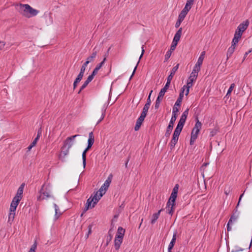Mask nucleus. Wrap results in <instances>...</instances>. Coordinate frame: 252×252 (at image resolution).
Masks as SVG:
<instances>
[{
    "label": "nucleus",
    "mask_w": 252,
    "mask_h": 252,
    "mask_svg": "<svg viewBox=\"0 0 252 252\" xmlns=\"http://www.w3.org/2000/svg\"><path fill=\"white\" fill-rule=\"evenodd\" d=\"M113 178V175L110 174L108 177L103 185L99 189L93 196L91 195L87 201L86 206L84 209L83 213L86 212L90 208H94L98 201L100 199L101 197L105 194L106 190L109 188Z\"/></svg>",
    "instance_id": "1"
},
{
    "label": "nucleus",
    "mask_w": 252,
    "mask_h": 252,
    "mask_svg": "<svg viewBox=\"0 0 252 252\" xmlns=\"http://www.w3.org/2000/svg\"><path fill=\"white\" fill-rule=\"evenodd\" d=\"M19 11L21 15L28 18L35 16L39 12L38 10L33 8L28 4L22 3L19 4Z\"/></svg>",
    "instance_id": "2"
},
{
    "label": "nucleus",
    "mask_w": 252,
    "mask_h": 252,
    "mask_svg": "<svg viewBox=\"0 0 252 252\" xmlns=\"http://www.w3.org/2000/svg\"><path fill=\"white\" fill-rule=\"evenodd\" d=\"M39 193L40 195L37 198L38 200L47 199L50 197H53L49 184H43L39 191Z\"/></svg>",
    "instance_id": "3"
},
{
    "label": "nucleus",
    "mask_w": 252,
    "mask_h": 252,
    "mask_svg": "<svg viewBox=\"0 0 252 252\" xmlns=\"http://www.w3.org/2000/svg\"><path fill=\"white\" fill-rule=\"evenodd\" d=\"M169 87V85L165 84L164 87L161 89L155 102V108L156 109H158L160 102L162 100L163 96L164 95L165 93L168 89Z\"/></svg>",
    "instance_id": "4"
},
{
    "label": "nucleus",
    "mask_w": 252,
    "mask_h": 252,
    "mask_svg": "<svg viewBox=\"0 0 252 252\" xmlns=\"http://www.w3.org/2000/svg\"><path fill=\"white\" fill-rule=\"evenodd\" d=\"M184 89L181 90L179 96L176 100L174 107L173 108L172 114H177V113L179 112V108L181 106V104L184 96Z\"/></svg>",
    "instance_id": "5"
},
{
    "label": "nucleus",
    "mask_w": 252,
    "mask_h": 252,
    "mask_svg": "<svg viewBox=\"0 0 252 252\" xmlns=\"http://www.w3.org/2000/svg\"><path fill=\"white\" fill-rule=\"evenodd\" d=\"M177 118V114H172V116L170 119V122L168 126L167 127L166 132L165 133V136L166 137H169L171 134L172 130L173 128L174 124Z\"/></svg>",
    "instance_id": "6"
},
{
    "label": "nucleus",
    "mask_w": 252,
    "mask_h": 252,
    "mask_svg": "<svg viewBox=\"0 0 252 252\" xmlns=\"http://www.w3.org/2000/svg\"><path fill=\"white\" fill-rule=\"evenodd\" d=\"M196 120V122L195 126L193 128L191 133V136L193 137V139L194 138H197L198 133L202 126V124L199 122L198 119L197 118Z\"/></svg>",
    "instance_id": "7"
},
{
    "label": "nucleus",
    "mask_w": 252,
    "mask_h": 252,
    "mask_svg": "<svg viewBox=\"0 0 252 252\" xmlns=\"http://www.w3.org/2000/svg\"><path fill=\"white\" fill-rule=\"evenodd\" d=\"M79 136V134H76L67 137L64 141L63 149H64L66 148H68V149H70L73 145V140H74V138Z\"/></svg>",
    "instance_id": "8"
},
{
    "label": "nucleus",
    "mask_w": 252,
    "mask_h": 252,
    "mask_svg": "<svg viewBox=\"0 0 252 252\" xmlns=\"http://www.w3.org/2000/svg\"><path fill=\"white\" fill-rule=\"evenodd\" d=\"M178 189H179V185L178 184L175 185V186H174V187L172 191L171 195L168 199V204H169L170 202H172V203H175V200L177 197Z\"/></svg>",
    "instance_id": "9"
},
{
    "label": "nucleus",
    "mask_w": 252,
    "mask_h": 252,
    "mask_svg": "<svg viewBox=\"0 0 252 252\" xmlns=\"http://www.w3.org/2000/svg\"><path fill=\"white\" fill-rule=\"evenodd\" d=\"M179 64H177L176 66H174L170 72V74L168 75L167 78V81L166 84L168 85H170L171 80L173 79V77L175 74L176 72L177 71L179 68Z\"/></svg>",
    "instance_id": "10"
},
{
    "label": "nucleus",
    "mask_w": 252,
    "mask_h": 252,
    "mask_svg": "<svg viewBox=\"0 0 252 252\" xmlns=\"http://www.w3.org/2000/svg\"><path fill=\"white\" fill-rule=\"evenodd\" d=\"M98 52V50L96 49V47L93 49L91 55L88 57L87 61H86L88 62V64H89L90 62L94 61V58H95L97 55Z\"/></svg>",
    "instance_id": "11"
},
{
    "label": "nucleus",
    "mask_w": 252,
    "mask_h": 252,
    "mask_svg": "<svg viewBox=\"0 0 252 252\" xmlns=\"http://www.w3.org/2000/svg\"><path fill=\"white\" fill-rule=\"evenodd\" d=\"M175 205V203H172V202H170V203L168 204V201L167 202L166 207V212L171 216L173 214L174 212V206Z\"/></svg>",
    "instance_id": "12"
},
{
    "label": "nucleus",
    "mask_w": 252,
    "mask_h": 252,
    "mask_svg": "<svg viewBox=\"0 0 252 252\" xmlns=\"http://www.w3.org/2000/svg\"><path fill=\"white\" fill-rule=\"evenodd\" d=\"M249 25V21L248 20H246L244 21L242 23L240 24L237 27V29L242 32H243L248 27Z\"/></svg>",
    "instance_id": "13"
},
{
    "label": "nucleus",
    "mask_w": 252,
    "mask_h": 252,
    "mask_svg": "<svg viewBox=\"0 0 252 252\" xmlns=\"http://www.w3.org/2000/svg\"><path fill=\"white\" fill-rule=\"evenodd\" d=\"M24 186V184H22V185H21V186L19 187L17 190L16 195L14 197L16 198H19V200H21L22 198V194L23 193Z\"/></svg>",
    "instance_id": "14"
},
{
    "label": "nucleus",
    "mask_w": 252,
    "mask_h": 252,
    "mask_svg": "<svg viewBox=\"0 0 252 252\" xmlns=\"http://www.w3.org/2000/svg\"><path fill=\"white\" fill-rule=\"evenodd\" d=\"M123 239L120 237H115L114 240V247L116 250H118L123 242Z\"/></svg>",
    "instance_id": "15"
},
{
    "label": "nucleus",
    "mask_w": 252,
    "mask_h": 252,
    "mask_svg": "<svg viewBox=\"0 0 252 252\" xmlns=\"http://www.w3.org/2000/svg\"><path fill=\"white\" fill-rule=\"evenodd\" d=\"M179 137V136L173 134L172 138L169 143V146L171 149H172L174 148L175 145L178 141Z\"/></svg>",
    "instance_id": "16"
},
{
    "label": "nucleus",
    "mask_w": 252,
    "mask_h": 252,
    "mask_svg": "<svg viewBox=\"0 0 252 252\" xmlns=\"http://www.w3.org/2000/svg\"><path fill=\"white\" fill-rule=\"evenodd\" d=\"M163 210V209H161L157 213H154L153 215L152 219L151 220V224H154L156 223V221L159 218V216L160 215L161 212H162Z\"/></svg>",
    "instance_id": "17"
},
{
    "label": "nucleus",
    "mask_w": 252,
    "mask_h": 252,
    "mask_svg": "<svg viewBox=\"0 0 252 252\" xmlns=\"http://www.w3.org/2000/svg\"><path fill=\"white\" fill-rule=\"evenodd\" d=\"M182 32V28H180L175 33L173 41L178 43L180 40Z\"/></svg>",
    "instance_id": "18"
},
{
    "label": "nucleus",
    "mask_w": 252,
    "mask_h": 252,
    "mask_svg": "<svg viewBox=\"0 0 252 252\" xmlns=\"http://www.w3.org/2000/svg\"><path fill=\"white\" fill-rule=\"evenodd\" d=\"M125 232L126 231L125 229L121 226H119L118 228L116 237H120L122 239H123Z\"/></svg>",
    "instance_id": "19"
},
{
    "label": "nucleus",
    "mask_w": 252,
    "mask_h": 252,
    "mask_svg": "<svg viewBox=\"0 0 252 252\" xmlns=\"http://www.w3.org/2000/svg\"><path fill=\"white\" fill-rule=\"evenodd\" d=\"M69 149H68V148H66L64 149H63V146L62 148V154L63 155L62 156V155L60 156V158L61 159L62 161H65V157L69 153Z\"/></svg>",
    "instance_id": "20"
},
{
    "label": "nucleus",
    "mask_w": 252,
    "mask_h": 252,
    "mask_svg": "<svg viewBox=\"0 0 252 252\" xmlns=\"http://www.w3.org/2000/svg\"><path fill=\"white\" fill-rule=\"evenodd\" d=\"M94 138L93 131H91L89 134V139L88 140V145L93 146L94 143Z\"/></svg>",
    "instance_id": "21"
},
{
    "label": "nucleus",
    "mask_w": 252,
    "mask_h": 252,
    "mask_svg": "<svg viewBox=\"0 0 252 252\" xmlns=\"http://www.w3.org/2000/svg\"><path fill=\"white\" fill-rule=\"evenodd\" d=\"M235 50V46L231 45V46L228 49V50L227 52V54H226L227 59H228L229 58L231 57V56L234 53Z\"/></svg>",
    "instance_id": "22"
},
{
    "label": "nucleus",
    "mask_w": 252,
    "mask_h": 252,
    "mask_svg": "<svg viewBox=\"0 0 252 252\" xmlns=\"http://www.w3.org/2000/svg\"><path fill=\"white\" fill-rule=\"evenodd\" d=\"M41 133H42V130H41V129L40 128L38 130V131H37V136L36 137V138L34 139V140L32 142V143H31V144H32V145H33L34 146H35V145L37 143V142L38 141V140H39L40 137L41 136Z\"/></svg>",
    "instance_id": "23"
},
{
    "label": "nucleus",
    "mask_w": 252,
    "mask_h": 252,
    "mask_svg": "<svg viewBox=\"0 0 252 252\" xmlns=\"http://www.w3.org/2000/svg\"><path fill=\"white\" fill-rule=\"evenodd\" d=\"M177 233L175 232L172 237V239L168 245V248L173 249L176 242Z\"/></svg>",
    "instance_id": "24"
},
{
    "label": "nucleus",
    "mask_w": 252,
    "mask_h": 252,
    "mask_svg": "<svg viewBox=\"0 0 252 252\" xmlns=\"http://www.w3.org/2000/svg\"><path fill=\"white\" fill-rule=\"evenodd\" d=\"M54 206L55 210V220H57L59 218V217L61 216V213L60 212H59V210H60L59 207L56 204L54 203Z\"/></svg>",
    "instance_id": "25"
},
{
    "label": "nucleus",
    "mask_w": 252,
    "mask_h": 252,
    "mask_svg": "<svg viewBox=\"0 0 252 252\" xmlns=\"http://www.w3.org/2000/svg\"><path fill=\"white\" fill-rule=\"evenodd\" d=\"M112 238H113V235L111 233V229H110L108 231V235L106 236V244H105L106 246H107L108 245L109 243L111 241Z\"/></svg>",
    "instance_id": "26"
},
{
    "label": "nucleus",
    "mask_w": 252,
    "mask_h": 252,
    "mask_svg": "<svg viewBox=\"0 0 252 252\" xmlns=\"http://www.w3.org/2000/svg\"><path fill=\"white\" fill-rule=\"evenodd\" d=\"M183 128V126H182L178 124L174 131L173 134L179 136Z\"/></svg>",
    "instance_id": "27"
},
{
    "label": "nucleus",
    "mask_w": 252,
    "mask_h": 252,
    "mask_svg": "<svg viewBox=\"0 0 252 252\" xmlns=\"http://www.w3.org/2000/svg\"><path fill=\"white\" fill-rule=\"evenodd\" d=\"M144 52H145V50H144V45H143V46H142V52H141V55H140V57H139V61H138V63H137V64H136V66H135V67H134V70H133V72H132V75H131V76H130V79L132 77L133 75H134V73H135V70H136V68H137V65H138V64L139 63L140 60V59H141V58L142 57V56H143V54H144Z\"/></svg>",
    "instance_id": "28"
},
{
    "label": "nucleus",
    "mask_w": 252,
    "mask_h": 252,
    "mask_svg": "<svg viewBox=\"0 0 252 252\" xmlns=\"http://www.w3.org/2000/svg\"><path fill=\"white\" fill-rule=\"evenodd\" d=\"M20 200H19V198L13 197L10 205L16 208Z\"/></svg>",
    "instance_id": "29"
},
{
    "label": "nucleus",
    "mask_w": 252,
    "mask_h": 252,
    "mask_svg": "<svg viewBox=\"0 0 252 252\" xmlns=\"http://www.w3.org/2000/svg\"><path fill=\"white\" fill-rule=\"evenodd\" d=\"M93 79L91 78L90 77L88 76L87 80L84 82L83 84L81 87V90H84L89 84L90 82H91L92 81Z\"/></svg>",
    "instance_id": "30"
},
{
    "label": "nucleus",
    "mask_w": 252,
    "mask_h": 252,
    "mask_svg": "<svg viewBox=\"0 0 252 252\" xmlns=\"http://www.w3.org/2000/svg\"><path fill=\"white\" fill-rule=\"evenodd\" d=\"M197 76H198V73H195V71L194 72L192 71L190 74L189 79L191 81H195L197 79Z\"/></svg>",
    "instance_id": "31"
},
{
    "label": "nucleus",
    "mask_w": 252,
    "mask_h": 252,
    "mask_svg": "<svg viewBox=\"0 0 252 252\" xmlns=\"http://www.w3.org/2000/svg\"><path fill=\"white\" fill-rule=\"evenodd\" d=\"M194 81H191V80H190L189 79H188L187 85H184L183 86V87L182 88L181 90L184 89V91H185V88H188L189 89L190 88H191L192 86V85H193L192 83Z\"/></svg>",
    "instance_id": "32"
},
{
    "label": "nucleus",
    "mask_w": 252,
    "mask_h": 252,
    "mask_svg": "<svg viewBox=\"0 0 252 252\" xmlns=\"http://www.w3.org/2000/svg\"><path fill=\"white\" fill-rule=\"evenodd\" d=\"M238 217L239 216L237 214H235L233 213L228 221H229L230 222L233 223L237 220Z\"/></svg>",
    "instance_id": "33"
},
{
    "label": "nucleus",
    "mask_w": 252,
    "mask_h": 252,
    "mask_svg": "<svg viewBox=\"0 0 252 252\" xmlns=\"http://www.w3.org/2000/svg\"><path fill=\"white\" fill-rule=\"evenodd\" d=\"M188 12L182 10L178 16V18L184 20Z\"/></svg>",
    "instance_id": "34"
},
{
    "label": "nucleus",
    "mask_w": 252,
    "mask_h": 252,
    "mask_svg": "<svg viewBox=\"0 0 252 252\" xmlns=\"http://www.w3.org/2000/svg\"><path fill=\"white\" fill-rule=\"evenodd\" d=\"M232 191V188L230 186H226L224 188V193L226 195H229Z\"/></svg>",
    "instance_id": "35"
},
{
    "label": "nucleus",
    "mask_w": 252,
    "mask_h": 252,
    "mask_svg": "<svg viewBox=\"0 0 252 252\" xmlns=\"http://www.w3.org/2000/svg\"><path fill=\"white\" fill-rule=\"evenodd\" d=\"M101 112H102L101 116L100 118L99 119V120L97 122V124H96L97 125L99 123H100L104 118V117L105 115V109L104 108V107H103L102 109Z\"/></svg>",
    "instance_id": "36"
},
{
    "label": "nucleus",
    "mask_w": 252,
    "mask_h": 252,
    "mask_svg": "<svg viewBox=\"0 0 252 252\" xmlns=\"http://www.w3.org/2000/svg\"><path fill=\"white\" fill-rule=\"evenodd\" d=\"M15 214L13 213H10L8 215V222H10V223L13 221L14 218H15Z\"/></svg>",
    "instance_id": "37"
},
{
    "label": "nucleus",
    "mask_w": 252,
    "mask_h": 252,
    "mask_svg": "<svg viewBox=\"0 0 252 252\" xmlns=\"http://www.w3.org/2000/svg\"><path fill=\"white\" fill-rule=\"evenodd\" d=\"M240 38V37H238L237 36H234L233 39L231 43V45L235 46V45L238 43Z\"/></svg>",
    "instance_id": "38"
},
{
    "label": "nucleus",
    "mask_w": 252,
    "mask_h": 252,
    "mask_svg": "<svg viewBox=\"0 0 252 252\" xmlns=\"http://www.w3.org/2000/svg\"><path fill=\"white\" fill-rule=\"evenodd\" d=\"M88 62H85L83 64V65H82L81 67V69H80V72L81 73H83L84 74V72H85V71L86 70V68L87 67V66L88 65Z\"/></svg>",
    "instance_id": "39"
},
{
    "label": "nucleus",
    "mask_w": 252,
    "mask_h": 252,
    "mask_svg": "<svg viewBox=\"0 0 252 252\" xmlns=\"http://www.w3.org/2000/svg\"><path fill=\"white\" fill-rule=\"evenodd\" d=\"M192 5L188 3V2H186V4L185 5V7L183 8V10H184L185 11H186L188 13V12L189 11V10L191 9V6H192Z\"/></svg>",
    "instance_id": "40"
},
{
    "label": "nucleus",
    "mask_w": 252,
    "mask_h": 252,
    "mask_svg": "<svg viewBox=\"0 0 252 252\" xmlns=\"http://www.w3.org/2000/svg\"><path fill=\"white\" fill-rule=\"evenodd\" d=\"M93 226V225L92 224H91L88 226V232L85 236L86 239H88L89 235L92 233V229Z\"/></svg>",
    "instance_id": "41"
},
{
    "label": "nucleus",
    "mask_w": 252,
    "mask_h": 252,
    "mask_svg": "<svg viewBox=\"0 0 252 252\" xmlns=\"http://www.w3.org/2000/svg\"><path fill=\"white\" fill-rule=\"evenodd\" d=\"M82 160L83 167L85 168L86 165V153L84 152L82 153Z\"/></svg>",
    "instance_id": "42"
},
{
    "label": "nucleus",
    "mask_w": 252,
    "mask_h": 252,
    "mask_svg": "<svg viewBox=\"0 0 252 252\" xmlns=\"http://www.w3.org/2000/svg\"><path fill=\"white\" fill-rule=\"evenodd\" d=\"M200 66L201 65H198L196 63L193 67V69L192 71L198 74L199 71L200 70Z\"/></svg>",
    "instance_id": "43"
},
{
    "label": "nucleus",
    "mask_w": 252,
    "mask_h": 252,
    "mask_svg": "<svg viewBox=\"0 0 252 252\" xmlns=\"http://www.w3.org/2000/svg\"><path fill=\"white\" fill-rule=\"evenodd\" d=\"M106 60V57H105L103 59V61L100 63H98L96 66L95 68H97V69L99 70L101 68V67L102 66V65L104 64Z\"/></svg>",
    "instance_id": "44"
},
{
    "label": "nucleus",
    "mask_w": 252,
    "mask_h": 252,
    "mask_svg": "<svg viewBox=\"0 0 252 252\" xmlns=\"http://www.w3.org/2000/svg\"><path fill=\"white\" fill-rule=\"evenodd\" d=\"M218 132V130L217 129L214 128V129H212L210 132V134H209V136L210 137H213V136H214L215 135H216V134Z\"/></svg>",
    "instance_id": "45"
},
{
    "label": "nucleus",
    "mask_w": 252,
    "mask_h": 252,
    "mask_svg": "<svg viewBox=\"0 0 252 252\" xmlns=\"http://www.w3.org/2000/svg\"><path fill=\"white\" fill-rule=\"evenodd\" d=\"M234 86H235V84L234 83H232V84H231L228 90L227 91L226 96H228V95H229L231 94Z\"/></svg>",
    "instance_id": "46"
},
{
    "label": "nucleus",
    "mask_w": 252,
    "mask_h": 252,
    "mask_svg": "<svg viewBox=\"0 0 252 252\" xmlns=\"http://www.w3.org/2000/svg\"><path fill=\"white\" fill-rule=\"evenodd\" d=\"M98 70V69L95 67L94 70L93 71L92 74L89 75V76L93 79L94 76L97 73Z\"/></svg>",
    "instance_id": "47"
},
{
    "label": "nucleus",
    "mask_w": 252,
    "mask_h": 252,
    "mask_svg": "<svg viewBox=\"0 0 252 252\" xmlns=\"http://www.w3.org/2000/svg\"><path fill=\"white\" fill-rule=\"evenodd\" d=\"M242 33H243V32L241 31L238 30L237 29L235 31V32L234 36H237L238 37L241 38L242 36Z\"/></svg>",
    "instance_id": "48"
},
{
    "label": "nucleus",
    "mask_w": 252,
    "mask_h": 252,
    "mask_svg": "<svg viewBox=\"0 0 252 252\" xmlns=\"http://www.w3.org/2000/svg\"><path fill=\"white\" fill-rule=\"evenodd\" d=\"M171 51L170 50L168 51L165 55L164 62L167 61L169 59V58L171 56Z\"/></svg>",
    "instance_id": "49"
},
{
    "label": "nucleus",
    "mask_w": 252,
    "mask_h": 252,
    "mask_svg": "<svg viewBox=\"0 0 252 252\" xmlns=\"http://www.w3.org/2000/svg\"><path fill=\"white\" fill-rule=\"evenodd\" d=\"M204 60V57H202V56H199V58L198 59L197 62L196 63L198 64V65H201L203 61Z\"/></svg>",
    "instance_id": "50"
},
{
    "label": "nucleus",
    "mask_w": 252,
    "mask_h": 252,
    "mask_svg": "<svg viewBox=\"0 0 252 252\" xmlns=\"http://www.w3.org/2000/svg\"><path fill=\"white\" fill-rule=\"evenodd\" d=\"M178 43H176L175 42H174L173 41H172V44H171V47H170V51L171 50H174L177 45Z\"/></svg>",
    "instance_id": "51"
},
{
    "label": "nucleus",
    "mask_w": 252,
    "mask_h": 252,
    "mask_svg": "<svg viewBox=\"0 0 252 252\" xmlns=\"http://www.w3.org/2000/svg\"><path fill=\"white\" fill-rule=\"evenodd\" d=\"M36 248V244H34L32 245L31 247L30 250L28 252H35V249Z\"/></svg>",
    "instance_id": "52"
},
{
    "label": "nucleus",
    "mask_w": 252,
    "mask_h": 252,
    "mask_svg": "<svg viewBox=\"0 0 252 252\" xmlns=\"http://www.w3.org/2000/svg\"><path fill=\"white\" fill-rule=\"evenodd\" d=\"M84 74L82 73L79 72V74L77 75V77L75 79L79 80V81H81L82 80Z\"/></svg>",
    "instance_id": "53"
},
{
    "label": "nucleus",
    "mask_w": 252,
    "mask_h": 252,
    "mask_svg": "<svg viewBox=\"0 0 252 252\" xmlns=\"http://www.w3.org/2000/svg\"><path fill=\"white\" fill-rule=\"evenodd\" d=\"M144 120V119H142L139 117L137 120L136 123L138 125H141Z\"/></svg>",
    "instance_id": "54"
},
{
    "label": "nucleus",
    "mask_w": 252,
    "mask_h": 252,
    "mask_svg": "<svg viewBox=\"0 0 252 252\" xmlns=\"http://www.w3.org/2000/svg\"><path fill=\"white\" fill-rule=\"evenodd\" d=\"M183 21V20H182V19H180L178 18L177 21L176 22V23L175 24V27L176 28H178L180 26V25Z\"/></svg>",
    "instance_id": "55"
},
{
    "label": "nucleus",
    "mask_w": 252,
    "mask_h": 252,
    "mask_svg": "<svg viewBox=\"0 0 252 252\" xmlns=\"http://www.w3.org/2000/svg\"><path fill=\"white\" fill-rule=\"evenodd\" d=\"M185 122H186L185 120H184V119H182V118H180V119L178 124L179 125L182 126H184Z\"/></svg>",
    "instance_id": "56"
},
{
    "label": "nucleus",
    "mask_w": 252,
    "mask_h": 252,
    "mask_svg": "<svg viewBox=\"0 0 252 252\" xmlns=\"http://www.w3.org/2000/svg\"><path fill=\"white\" fill-rule=\"evenodd\" d=\"M153 93V90H151L149 93V96H148V97L147 99V102L146 103H151V94L152 93Z\"/></svg>",
    "instance_id": "57"
},
{
    "label": "nucleus",
    "mask_w": 252,
    "mask_h": 252,
    "mask_svg": "<svg viewBox=\"0 0 252 252\" xmlns=\"http://www.w3.org/2000/svg\"><path fill=\"white\" fill-rule=\"evenodd\" d=\"M232 222H230L229 221H228L227 224V230L228 231L231 230L232 228L230 226V225H232Z\"/></svg>",
    "instance_id": "58"
},
{
    "label": "nucleus",
    "mask_w": 252,
    "mask_h": 252,
    "mask_svg": "<svg viewBox=\"0 0 252 252\" xmlns=\"http://www.w3.org/2000/svg\"><path fill=\"white\" fill-rule=\"evenodd\" d=\"M147 112L142 111V113H141L140 117L142 119H145L146 116H147Z\"/></svg>",
    "instance_id": "59"
},
{
    "label": "nucleus",
    "mask_w": 252,
    "mask_h": 252,
    "mask_svg": "<svg viewBox=\"0 0 252 252\" xmlns=\"http://www.w3.org/2000/svg\"><path fill=\"white\" fill-rule=\"evenodd\" d=\"M79 80L75 79L73 83V90H75L77 86V84L79 83Z\"/></svg>",
    "instance_id": "60"
},
{
    "label": "nucleus",
    "mask_w": 252,
    "mask_h": 252,
    "mask_svg": "<svg viewBox=\"0 0 252 252\" xmlns=\"http://www.w3.org/2000/svg\"><path fill=\"white\" fill-rule=\"evenodd\" d=\"M16 208L14 207H12L10 205V209H9V212L10 213H13L15 214V211Z\"/></svg>",
    "instance_id": "61"
},
{
    "label": "nucleus",
    "mask_w": 252,
    "mask_h": 252,
    "mask_svg": "<svg viewBox=\"0 0 252 252\" xmlns=\"http://www.w3.org/2000/svg\"><path fill=\"white\" fill-rule=\"evenodd\" d=\"M243 249L239 248V247H236L235 250H232L231 252H238L240 251H242Z\"/></svg>",
    "instance_id": "62"
},
{
    "label": "nucleus",
    "mask_w": 252,
    "mask_h": 252,
    "mask_svg": "<svg viewBox=\"0 0 252 252\" xmlns=\"http://www.w3.org/2000/svg\"><path fill=\"white\" fill-rule=\"evenodd\" d=\"M193 137L191 136L190 140V145H193L194 144V141L197 139V138H194V139H193Z\"/></svg>",
    "instance_id": "63"
},
{
    "label": "nucleus",
    "mask_w": 252,
    "mask_h": 252,
    "mask_svg": "<svg viewBox=\"0 0 252 252\" xmlns=\"http://www.w3.org/2000/svg\"><path fill=\"white\" fill-rule=\"evenodd\" d=\"M140 126H141V125H138V124L136 123L135 127H134V130L135 131L138 130L139 129Z\"/></svg>",
    "instance_id": "64"
}]
</instances>
